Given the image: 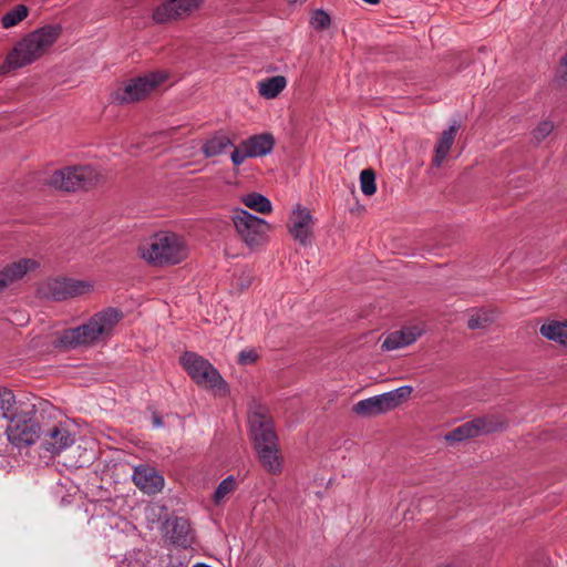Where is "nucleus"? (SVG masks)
<instances>
[{
    "label": "nucleus",
    "mask_w": 567,
    "mask_h": 567,
    "mask_svg": "<svg viewBox=\"0 0 567 567\" xmlns=\"http://www.w3.org/2000/svg\"><path fill=\"white\" fill-rule=\"evenodd\" d=\"M421 334L422 330L417 327H405L389 333L383 340L381 348L385 351L396 350L414 343Z\"/></svg>",
    "instance_id": "17"
},
{
    "label": "nucleus",
    "mask_w": 567,
    "mask_h": 567,
    "mask_svg": "<svg viewBox=\"0 0 567 567\" xmlns=\"http://www.w3.org/2000/svg\"><path fill=\"white\" fill-rule=\"evenodd\" d=\"M237 482L233 475L227 476L224 478L217 486L214 495L213 501L216 505H219L221 501L230 493H233L236 489Z\"/></svg>",
    "instance_id": "31"
},
{
    "label": "nucleus",
    "mask_w": 567,
    "mask_h": 567,
    "mask_svg": "<svg viewBox=\"0 0 567 567\" xmlns=\"http://www.w3.org/2000/svg\"><path fill=\"white\" fill-rule=\"evenodd\" d=\"M75 442L74 436L68 429L61 425H54L43 432L42 449L51 455H59L62 451L70 447Z\"/></svg>",
    "instance_id": "14"
},
{
    "label": "nucleus",
    "mask_w": 567,
    "mask_h": 567,
    "mask_svg": "<svg viewBox=\"0 0 567 567\" xmlns=\"http://www.w3.org/2000/svg\"><path fill=\"white\" fill-rule=\"evenodd\" d=\"M298 0H288L289 3H295L297 2Z\"/></svg>",
    "instance_id": "45"
},
{
    "label": "nucleus",
    "mask_w": 567,
    "mask_h": 567,
    "mask_svg": "<svg viewBox=\"0 0 567 567\" xmlns=\"http://www.w3.org/2000/svg\"><path fill=\"white\" fill-rule=\"evenodd\" d=\"M289 233L302 246H308L312 238L313 218L308 208L297 204L290 217Z\"/></svg>",
    "instance_id": "11"
},
{
    "label": "nucleus",
    "mask_w": 567,
    "mask_h": 567,
    "mask_svg": "<svg viewBox=\"0 0 567 567\" xmlns=\"http://www.w3.org/2000/svg\"><path fill=\"white\" fill-rule=\"evenodd\" d=\"M462 425H463L465 436L467 437V440L481 436L475 419L467 421V422L463 423Z\"/></svg>",
    "instance_id": "37"
},
{
    "label": "nucleus",
    "mask_w": 567,
    "mask_h": 567,
    "mask_svg": "<svg viewBox=\"0 0 567 567\" xmlns=\"http://www.w3.org/2000/svg\"><path fill=\"white\" fill-rule=\"evenodd\" d=\"M37 267L38 262L30 258H23L4 267L0 270V292L12 282L21 279L29 270Z\"/></svg>",
    "instance_id": "16"
},
{
    "label": "nucleus",
    "mask_w": 567,
    "mask_h": 567,
    "mask_svg": "<svg viewBox=\"0 0 567 567\" xmlns=\"http://www.w3.org/2000/svg\"><path fill=\"white\" fill-rule=\"evenodd\" d=\"M61 33L60 24H48L27 34L8 53L0 65V75H6L41 58L56 42Z\"/></svg>",
    "instance_id": "1"
},
{
    "label": "nucleus",
    "mask_w": 567,
    "mask_h": 567,
    "mask_svg": "<svg viewBox=\"0 0 567 567\" xmlns=\"http://www.w3.org/2000/svg\"><path fill=\"white\" fill-rule=\"evenodd\" d=\"M28 14L29 8L24 4H18L2 17V27L6 29L12 28L25 19Z\"/></svg>",
    "instance_id": "29"
},
{
    "label": "nucleus",
    "mask_w": 567,
    "mask_h": 567,
    "mask_svg": "<svg viewBox=\"0 0 567 567\" xmlns=\"http://www.w3.org/2000/svg\"><path fill=\"white\" fill-rule=\"evenodd\" d=\"M152 421L155 427H159L164 424L163 417L156 411H154L152 414Z\"/></svg>",
    "instance_id": "40"
},
{
    "label": "nucleus",
    "mask_w": 567,
    "mask_h": 567,
    "mask_svg": "<svg viewBox=\"0 0 567 567\" xmlns=\"http://www.w3.org/2000/svg\"><path fill=\"white\" fill-rule=\"evenodd\" d=\"M249 425L254 449L278 444L274 421L265 408L258 406L249 414Z\"/></svg>",
    "instance_id": "9"
},
{
    "label": "nucleus",
    "mask_w": 567,
    "mask_h": 567,
    "mask_svg": "<svg viewBox=\"0 0 567 567\" xmlns=\"http://www.w3.org/2000/svg\"><path fill=\"white\" fill-rule=\"evenodd\" d=\"M141 256L154 266L181 264L188 256L184 238L172 231L155 234L151 243L140 248Z\"/></svg>",
    "instance_id": "3"
},
{
    "label": "nucleus",
    "mask_w": 567,
    "mask_h": 567,
    "mask_svg": "<svg viewBox=\"0 0 567 567\" xmlns=\"http://www.w3.org/2000/svg\"><path fill=\"white\" fill-rule=\"evenodd\" d=\"M246 146L241 142L239 147L235 148L230 155V159L235 166H239L244 163L246 158H248Z\"/></svg>",
    "instance_id": "36"
},
{
    "label": "nucleus",
    "mask_w": 567,
    "mask_h": 567,
    "mask_svg": "<svg viewBox=\"0 0 567 567\" xmlns=\"http://www.w3.org/2000/svg\"><path fill=\"white\" fill-rule=\"evenodd\" d=\"M165 529V539L172 545L188 548L193 544L192 528L188 519L185 517H169L163 524Z\"/></svg>",
    "instance_id": "12"
},
{
    "label": "nucleus",
    "mask_w": 567,
    "mask_h": 567,
    "mask_svg": "<svg viewBox=\"0 0 567 567\" xmlns=\"http://www.w3.org/2000/svg\"><path fill=\"white\" fill-rule=\"evenodd\" d=\"M481 436L503 432L508 427V421L501 414L492 413L475 417Z\"/></svg>",
    "instance_id": "23"
},
{
    "label": "nucleus",
    "mask_w": 567,
    "mask_h": 567,
    "mask_svg": "<svg viewBox=\"0 0 567 567\" xmlns=\"http://www.w3.org/2000/svg\"><path fill=\"white\" fill-rule=\"evenodd\" d=\"M229 146H234V143L228 136L216 134L204 143L202 153L209 158L224 153Z\"/></svg>",
    "instance_id": "25"
},
{
    "label": "nucleus",
    "mask_w": 567,
    "mask_h": 567,
    "mask_svg": "<svg viewBox=\"0 0 567 567\" xmlns=\"http://www.w3.org/2000/svg\"><path fill=\"white\" fill-rule=\"evenodd\" d=\"M560 68L564 70L563 74L555 78V82L558 85L567 83V53L560 59Z\"/></svg>",
    "instance_id": "39"
},
{
    "label": "nucleus",
    "mask_w": 567,
    "mask_h": 567,
    "mask_svg": "<svg viewBox=\"0 0 567 567\" xmlns=\"http://www.w3.org/2000/svg\"><path fill=\"white\" fill-rule=\"evenodd\" d=\"M202 0H168L153 12L156 23H168L190 16L200 6Z\"/></svg>",
    "instance_id": "10"
},
{
    "label": "nucleus",
    "mask_w": 567,
    "mask_h": 567,
    "mask_svg": "<svg viewBox=\"0 0 567 567\" xmlns=\"http://www.w3.org/2000/svg\"><path fill=\"white\" fill-rule=\"evenodd\" d=\"M133 482L146 494H155L164 487V478L153 467L137 466L133 474Z\"/></svg>",
    "instance_id": "15"
},
{
    "label": "nucleus",
    "mask_w": 567,
    "mask_h": 567,
    "mask_svg": "<svg viewBox=\"0 0 567 567\" xmlns=\"http://www.w3.org/2000/svg\"><path fill=\"white\" fill-rule=\"evenodd\" d=\"M494 321L492 311L480 309L467 320V328L471 330L484 329Z\"/></svg>",
    "instance_id": "30"
},
{
    "label": "nucleus",
    "mask_w": 567,
    "mask_h": 567,
    "mask_svg": "<svg viewBox=\"0 0 567 567\" xmlns=\"http://www.w3.org/2000/svg\"><path fill=\"white\" fill-rule=\"evenodd\" d=\"M102 175L92 166H73L55 171L48 184L64 192L87 190L95 187Z\"/></svg>",
    "instance_id": "6"
},
{
    "label": "nucleus",
    "mask_w": 567,
    "mask_h": 567,
    "mask_svg": "<svg viewBox=\"0 0 567 567\" xmlns=\"http://www.w3.org/2000/svg\"><path fill=\"white\" fill-rule=\"evenodd\" d=\"M233 224L240 239L250 248L261 245L270 225L262 218L243 208L234 209Z\"/></svg>",
    "instance_id": "8"
},
{
    "label": "nucleus",
    "mask_w": 567,
    "mask_h": 567,
    "mask_svg": "<svg viewBox=\"0 0 567 567\" xmlns=\"http://www.w3.org/2000/svg\"><path fill=\"white\" fill-rule=\"evenodd\" d=\"M460 123L457 121H453L451 126L443 131L437 144L435 146V154L433 157V165L440 167L443 161L447 157L449 152L454 143L457 131L460 130Z\"/></svg>",
    "instance_id": "20"
},
{
    "label": "nucleus",
    "mask_w": 567,
    "mask_h": 567,
    "mask_svg": "<svg viewBox=\"0 0 567 567\" xmlns=\"http://www.w3.org/2000/svg\"><path fill=\"white\" fill-rule=\"evenodd\" d=\"M539 332L548 340L556 341L567 347V323L550 321L542 324Z\"/></svg>",
    "instance_id": "26"
},
{
    "label": "nucleus",
    "mask_w": 567,
    "mask_h": 567,
    "mask_svg": "<svg viewBox=\"0 0 567 567\" xmlns=\"http://www.w3.org/2000/svg\"><path fill=\"white\" fill-rule=\"evenodd\" d=\"M361 192L365 196H372L377 192L375 173L372 168L363 169L360 174Z\"/></svg>",
    "instance_id": "32"
},
{
    "label": "nucleus",
    "mask_w": 567,
    "mask_h": 567,
    "mask_svg": "<svg viewBox=\"0 0 567 567\" xmlns=\"http://www.w3.org/2000/svg\"><path fill=\"white\" fill-rule=\"evenodd\" d=\"M243 143L249 157H259L272 152L275 138L270 133H261L248 137Z\"/></svg>",
    "instance_id": "19"
},
{
    "label": "nucleus",
    "mask_w": 567,
    "mask_h": 567,
    "mask_svg": "<svg viewBox=\"0 0 567 567\" xmlns=\"http://www.w3.org/2000/svg\"><path fill=\"white\" fill-rule=\"evenodd\" d=\"M35 415V405L31 403L30 405H22L18 415L10 420L6 433L13 445L27 447L40 439L42 431Z\"/></svg>",
    "instance_id": "5"
},
{
    "label": "nucleus",
    "mask_w": 567,
    "mask_h": 567,
    "mask_svg": "<svg viewBox=\"0 0 567 567\" xmlns=\"http://www.w3.org/2000/svg\"><path fill=\"white\" fill-rule=\"evenodd\" d=\"M31 403L17 401L13 391L6 386H0V419L11 420L18 415L22 405Z\"/></svg>",
    "instance_id": "22"
},
{
    "label": "nucleus",
    "mask_w": 567,
    "mask_h": 567,
    "mask_svg": "<svg viewBox=\"0 0 567 567\" xmlns=\"http://www.w3.org/2000/svg\"><path fill=\"white\" fill-rule=\"evenodd\" d=\"M250 285V281H243L241 287L247 288Z\"/></svg>",
    "instance_id": "43"
},
{
    "label": "nucleus",
    "mask_w": 567,
    "mask_h": 567,
    "mask_svg": "<svg viewBox=\"0 0 567 567\" xmlns=\"http://www.w3.org/2000/svg\"><path fill=\"white\" fill-rule=\"evenodd\" d=\"M123 319V312L117 308H106L95 313L91 319L75 328L63 330L56 346L74 349L80 346H91L100 340L109 339L115 326Z\"/></svg>",
    "instance_id": "2"
},
{
    "label": "nucleus",
    "mask_w": 567,
    "mask_h": 567,
    "mask_svg": "<svg viewBox=\"0 0 567 567\" xmlns=\"http://www.w3.org/2000/svg\"><path fill=\"white\" fill-rule=\"evenodd\" d=\"M437 567H453V566H452V565H450V564H446V565H440V566H437Z\"/></svg>",
    "instance_id": "44"
},
{
    "label": "nucleus",
    "mask_w": 567,
    "mask_h": 567,
    "mask_svg": "<svg viewBox=\"0 0 567 567\" xmlns=\"http://www.w3.org/2000/svg\"><path fill=\"white\" fill-rule=\"evenodd\" d=\"M258 359V354L255 350L241 351L238 355V363L246 365L255 363Z\"/></svg>",
    "instance_id": "38"
},
{
    "label": "nucleus",
    "mask_w": 567,
    "mask_h": 567,
    "mask_svg": "<svg viewBox=\"0 0 567 567\" xmlns=\"http://www.w3.org/2000/svg\"><path fill=\"white\" fill-rule=\"evenodd\" d=\"M193 567H212V566L206 565V564H204V563H197V564H195Z\"/></svg>",
    "instance_id": "41"
},
{
    "label": "nucleus",
    "mask_w": 567,
    "mask_h": 567,
    "mask_svg": "<svg viewBox=\"0 0 567 567\" xmlns=\"http://www.w3.org/2000/svg\"><path fill=\"white\" fill-rule=\"evenodd\" d=\"M554 130V124L550 121L540 122L533 131V142L539 145Z\"/></svg>",
    "instance_id": "33"
},
{
    "label": "nucleus",
    "mask_w": 567,
    "mask_h": 567,
    "mask_svg": "<svg viewBox=\"0 0 567 567\" xmlns=\"http://www.w3.org/2000/svg\"><path fill=\"white\" fill-rule=\"evenodd\" d=\"M412 392L413 388L411 385H402L383 394L386 399L390 410H393L401 405L405 400H408Z\"/></svg>",
    "instance_id": "28"
},
{
    "label": "nucleus",
    "mask_w": 567,
    "mask_h": 567,
    "mask_svg": "<svg viewBox=\"0 0 567 567\" xmlns=\"http://www.w3.org/2000/svg\"><path fill=\"white\" fill-rule=\"evenodd\" d=\"M179 363L197 385L217 390L224 395L229 392V386L219 371L204 357L186 351L181 355Z\"/></svg>",
    "instance_id": "4"
},
{
    "label": "nucleus",
    "mask_w": 567,
    "mask_h": 567,
    "mask_svg": "<svg viewBox=\"0 0 567 567\" xmlns=\"http://www.w3.org/2000/svg\"><path fill=\"white\" fill-rule=\"evenodd\" d=\"M444 439L449 443H457L467 440L462 424L447 432Z\"/></svg>",
    "instance_id": "35"
},
{
    "label": "nucleus",
    "mask_w": 567,
    "mask_h": 567,
    "mask_svg": "<svg viewBox=\"0 0 567 567\" xmlns=\"http://www.w3.org/2000/svg\"><path fill=\"white\" fill-rule=\"evenodd\" d=\"M89 288L90 286L86 282L69 278H56L48 282L49 295L55 301L80 296L86 292Z\"/></svg>",
    "instance_id": "13"
},
{
    "label": "nucleus",
    "mask_w": 567,
    "mask_h": 567,
    "mask_svg": "<svg viewBox=\"0 0 567 567\" xmlns=\"http://www.w3.org/2000/svg\"><path fill=\"white\" fill-rule=\"evenodd\" d=\"M245 206L259 214H269L272 210L271 202L260 193H249L241 197Z\"/></svg>",
    "instance_id": "27"
},
{
    "label": "nucleus",
    "mask_w": 567,
    "mask_h": 567,
    "mask_svg": "<svg viewBox=\"0 0 567 567\" xmlns=\"http://www.w3.org/2000/svg\"><path fill=\"white\" fill-rule=\"evenodd\" d=\"M391 411L384 394L374 395L359 401L352 406V412L360 416H377Z\"/></svg>",
    "instance_id": "18"
},
{
    "label": "nucleus",
    "mask_w": 567,
    "mask_h": 567,
    "mask_svg": "<svg viewBox=\"0 0 567 567\" xmlns=\"http://www.w3.org/2000/svg\"><path fill=\"white\" fill-rule=\"evenodd\" d=\"M287 80L284 75H275L258 83V92L265 99L277 97L286 87Z\"/></svg>",
    "instance_id": "24"
},
{
    "label": "nucleus",
    "mask_w": 567,
    "mask_h": 567,
    "mask_svg": "<svg viewBox=\"0 0 567 567\" xmlns=\"http://www.w3.org/2000/svg\"><path fill=\"white\" fill-rule=\"evenodd\" d=\"M250 285V281H243L241 287L247 288Z\"/></svg>",
    "instance_id": "42"
},
{
    "label": "nucleus",
    "mask_w": 567,
    "mask_h": 567,
    "mask_svg": "<svg viewBox=\"0 0 567 567\" xmlns=\"http://www.w3.org/2000/svg\"><path fill=\"white\" fill-rule=\"evenodd\" d=\"M255 451L260 464L268 473L274 475L281 473L282 464L278 444H275V446H262L255 449Z\"/></svg>",
    "instance_id": "21"
},
{
    "label": "nucleus",
    "mask_w": 567,
    "mask_h": 567,
    "mask_svg": "<svg viewBox=\"0 0 567 567\" xmlns=\"http://www.w3.org/2000/svg\"><path fill=\"white\" fill-rule=\"evenodd\" d=\"M310 23L316 30L321 31L330 27L331 19L324 10L317 9L311 17Z\"/></svg>",
    "instance_id": "34"
},
{
    "label": "nucleus",
    "mask_w": 567,
    "mask_h": 567,
    "mask_svg": "<svg viewBox=\"0 0 567 567\" xmlns=\"http://www.w3.org/2000/svg\"><path fill=\"white\" fill-rule=\"evenodd\" d=\"M166 79L167 74L163 71H154L142 76L130 79L124 83L123 87L112 93V101L118 105L142 101L165 82Z\"/></svg>",
    "instance_id": "7"
}]
</instances>
